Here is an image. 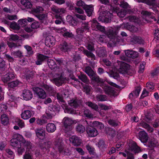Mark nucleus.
Instances as JSON below:
<instances>
[{
	"label": "nucleus",
	"mask_w": 159,
	"mask_h": 159,
	"mask_svg": "<svg viewBox=\"0 0 159 159\" xmlns=\"http://www.w3.org/2000/svg\"><path fill=\"white\" fill-rule=\"evenodd\" d=\"M11 145L17 151L20 155L22 154L25 149L26 152L29 151L31 147L30 142L26 141L21 135L17 133L13 134L11 140Z\"/></svg>",
	"instance_id": "obj_1"
},
{
	"label": "nucleus",
	"mask_w": 159,
	"mask_h": 159,
	"mask_svg": "<svg viewBox=\"0 0 159 159\" xmlns=\"http://www.w3.org/2000/svg\"><path fill=\"white\" fill-rule=\"evenodd\" d=\"M85 71L86 73L90 76V78L94 83V84H93V86L95 88L96 91L100 92L102 91L100 88L98 87L96 88L95 84H97V85H100L102 87L106 94L110 96L114 95L115 91L114 89L111 87L106 86L104 83L103 80L100 79L98 76L96 75L95 74L94 72L90 67H87Z\"/></svg>",
	"instance_id": "obj_2"
},
{
	"label": "nucleus",
	"mask_w": 159,
	"mask_h": 159,
	"mask_svg": "<svg viewBox=\"0 0 159 159\" xmlns=\"http://www.w3.org/2000/svg\"><path fill=\"white\" fill-rule=\"evenodd\" d=\"M129 67V66L128 64L122 61H118L113 67L110 76L115 79H118L119 78L118 73L124 75L127 74Z\"/></svg>",
	"instance_id": "obj_3"
},
{
	"label": "nucleus",
	"mask_w": 159,
	"mask_h": 159,
	"mask_svg": "<svg viewBox=\"0 0 159 159\" xmlns=\"http://www.w3.org/2000/svg\"><path fill=\"white\" fill-rule=\"evenodd\" d=\"M120 6L123 8V10L122 9L120 11H119V8L116 6L114 7H111V9L112 11L117 12V15L121 18L125 17L127 13V11H128V12L130 13L129 9L130 7L127 2L124 1L121 2Z\"/></svg>",
	"instance_id": "obj_4"
},
{
	"label": "nucleus",
	"mask_w": 159,
	"mask_h": 159,
	"mask_svg": "<svg viewBox=\"0 0 159 159\" xmlns=\"http://www.w3.org/2000/svg\"><path fill=\"white\" fill-rule=\"evenodd\" d=\"M62 140L61 139H58V140L55 141L54 143L56 146L58 148L60 154L62 155H69V150L67 148H65L61 144Z\"/></svg>",
	"instance_id": "obj_5"
},
{
	"label": "nucleus",
	"mask_w": 159,
	"mask_h": 159,
	"mask_svg": "<svg viewBox=\"0 0 159 159\" xmlns=\"http://www.w3.org/2000/svg\"><path fill=\"white\" fill-rule=\"evenodd\" d=\"M112 16L110 12L107 11H104L100 12L98 19L100 21L107 23L110 21Z\"/></svg>",
	"instance_id": "obj_6"
},
{
	"label": "nucleus",
	"mask_w": 159,
	"mask_h": 159,
	"mask_svg": "<svg viewBox=\"0 0 159 159\" xmlns=\"http://www.w3.org/2000/svg\"><path fill=\"white\" fill-rule=\"evenodd\" d=\"M78 121L77 123V125L76 127V130L78 133L81 134L83 133L84 132L85 128L84 126L82 125V124L84 125H85L86 124L89 125V123H88L86 120H78Z\"/></svg>",
	"instance_id": "obj_7"
},
{
	"label": "nucleus",
	"mask_w": 159,
	"mask_h": 159,
	"mask_svg": "<svg viewBox=\"0 0 159 159\" xmlns=\"http://www.w3.org/2000/svg\"><path fill=\"white\" fill-rule=\"evenodd\" d=\"M78 121V120H73L67 117H65L63 120V125L66 128L70 127L72 124H76Z\"/></svg>",
	"instance_id": "obj_8"
},
{
	"label": "nucleus",
	"mask_w": 159,
	"mask_h": 159,
	"mask_svg": "<svg viewBox=\"0 0 159 159\" xmlns=\"http://www.w3.org/2000/svg\"><path fill=\"white\" fill-rule=\"evenodd\" d=\"M36 135L39 139L43 140L45 137V132L42 128H38L35 130Z\"/></svg>",
	"instance_id": "obj_9"
},
{
	"label": "nucleus",
	"mask_w": 159,
	"mask_h": 159,
	"mask_svg": "<svg viewBox=\"0 0 159 159\" xmlns=\"http://www.w3.org/2000/svg\"><path fill=\"white\" fill-rule=\"evenodd\" d=\"M33 90L40 98L44 99L46 97L45 92L43 89L39 87H35Z\"/></svg>",
	"instance_id": "obj_10"
},
{
	"label": "nucleus",
	"mask_w": 159,
	"mask_h": 159,
	"mask_svg": "<svg viewBox=\"0 0 159 159\" xmlns=\"http://www.w3.org/2000/svg\"><path fill=\"white\" fill-rule=\"evenodd\" d=\"M69 140L73 145L74 146H80L82 143V140L78 137L73 136L70 137Z\"/></svg>",
	"instance_id": "obj_11"
},
{
	"label": "nucleus",
	"mask_w": 159,
	"mask_h": 159,
	"mask_svg": "<svg viewBox=\"0 0 159 159\" xmlns=\"http://www.w3.org/2000/svg\"><path fill=\"white\" fill-rule=\"evenodd\" d=\"M55 39L52 36H49L46 38L45 40V45L48 47H52L55 44Z\"/></svg>",
	"instance_id": "obj_12"
},
{
	"label": "nucleus",
	"mask_w": 159,
	"mask_h": 159,
	"mask_svg": "<svg viewBox=\"0 0 159 159\" xmlns=\"http://www.w3.org/2000/svg\"><path fill=\"white\" fill-rule=\"evenodd\" d=\"M92 26L93 29L96 30H99L103 32H104L105 30L104 27L100 25L97 21L94 20H93Z\"/></svg>",
	"instance_id": "obj_13"
},
{
	"label": "nucleus",
	"mask_w": 159,
	"mask_h": 159,
	"mask_svg": "<svg viewBox=\"0 0 159 159\" xmlns=\"http://www.w3.org/2000/svg\"><path fill=\"white\" fill-rule=\"evenodd\" d=\"M15 75L14 73L12 72L2 75L1 78L2 80L4 83H7L11 79H13Z\"/></svg>",
	"instance_id": "obj_14"
},
{
	"label": "nucleus",
	"mask_w": 159,
	"mask_h": 159,
	"mask_svg": "<svg viewBox=\"0 0 159 159\" xmlns=\"http://www.w3.org/2000/svg\"><path fill=\"white\" fill-rule=\"evenodd\" d=\"M5 49L4 45L3 43L0 44V52ZM5 62L0 57V72L5 70Z\"/></svg>",
	"instance_id": "obj_15"
},
{
	"label": "nucleus",
	"mask_w": 159,
	"mask_h": 159,
	"mask_svg": "<svg viewBox=\"0 0 159 159\" xmlns=\"http://www.w3.org/2000/svg\"><path fill=\"white\" fill-rule=\"evenodd\" d=\"M24 100H28L31 99L32 98V93L29 90H24L22 94Z\"/></svg>",
	"instance_id": "obj_16"
},
{
	"label": "nucleus",
	"mask_w": 159,
	"mask_h": 159,
	"mask_svg": "<svg viewBox=\"0 0 159 159\" xmlns=\"http://www.w3.org/2000/svg\"><path fill=\"white\" fill-rule=\"evenodd\" d=\"M40 20L41 22L45 25L47 24L49 22L48 19L47 15L46 14H39L36 16Z\"/></svg>",
	"instance_id": "obj_17"
},
{
	"label": "nucleus",
	"mask_w": 159,
	"mask_h": 159,
	"mask_svg": "<svg viewBox=\"0 0 159 159\" xmlns=\"http://www.w3.org/2000/svg\"><path fill=\"white\" fill-rule=\"evenodd\" d=\"M139 137L142 142L146 143L148 140V137L147 134L144 131H141L139 132Z\"/></svg>",
	"instance_id": "obj_18"
},
{
	"label": "nucleus",
	"mask_w": 159,
	"mask_h": 159,
	"mask_svg": "<svg viewBox=\"0 0 159 159\" xmlns=\"http://www.w3.org/2000/svg\"><path fill=\"white\" fill-rule=\"evenodd\" d=\"M84 9L85 10L87 16L89 17L91 16L93 12V6L92 5H86L85 7H84Z\"/></svg>",
	"instance_id": "obj_19"
},
{
	"label": "nucleus",
	"mask_w": 159,
	"mask_h": 159,
	"mask_svg": "<svg viewBox=\"0 0 159 159\" xmlns=\"http://www.w3.org/2000/svg\"><path fill=\"white\" fill-rule=\"evenodd\" d=\"M87 132L89 136L91 137H95L98 134L97 130L94 128H88L87 130Z\"/></svg>",
	"instance_id": "obj_20"
},
{
	"label": "nucleus",
	"mask_w": 159,
	"mask_h": 159,
	"mask_svg": "<svg viewBox=\"0 0 159 159\" xmlns=\"http://www.w3.org/2000/svg\"><path fill=\"white\" fill-rule=\"evenodd\" d=\"M32 116L31 112L28 110L24 111L21 113V116L22 118L24 120H27L29 119Z\"/></svg>",
	"instance_id": "obj_21"
},
{
	"label": "nucleus",
	"mask_w": 159,
	"mask_h": 159,
	"mask_svg": "<svg viewBox=\"0 0 159 159\" xmlns=\"http://www.w3.org/2000/svg\"><path fill=\"white\" fill-rule=\"evenodd\" d=\"M53 81L56 84L57 86L61 85L63 83L66 82V80L61 76L59 78H55L54 79Z\"/></svg>",
	"instance_id": "obj_22"
},
{
	"label": "nucleus",
	"mask_w": 159,
	"mask_h": 159,
	"mask_svg": "<svg viewBox=\"0 0 159 159\" xmlns=\"http://www.w3.org/2000/svg\"><path fill=\"white\" fill-rule=\"evenodd\" d=\"M16 99V98L14 96L11 95L9 97V101L7 103V104L11 107H16L17 105L15 102Z\"/></svg>",
	"instance_id": "obj_23"
},
{
	"label": "nucleus",
	"mask_w": 159,
	"mask_h": 159,
	"mask_svg": "<svg viewBox=\"0 0 159 159\" xmlns=\"http://www.w3.org/2000/svg\"><path fill=\"white\" fill-rule=\"evenodd\" d=\"M48 57L42 54H39L37 56V60L36 61V63L37 65H41L42 62L45 60H47Z\"/></svg>",
	"instance_id": "obj_24"
},
{
	"label": "nucleus",
	"mask_w": 159,
	"mask_h": 159,
	"mask_svg": "<svg viewBox=\"0 0 159 159\" xmlns=\"http://www.w3.org/2000/svg\"><path fill=\"white\" fill-rule=\"evenodd\" d=\"M89 125L92 127H96L100 129L103 128L104 127V125L102 123L97 121H94L93 123L90 122Z\"/></svg>",
	"instance_id": "obj_25"
},
{
	"label": "nucleus",
	"mask_w": 159,
	"mask_h": 159,
	"mask_svg": "<svg viewBox=\"0 0 159 159\" xmlns=\"http://www.w3.org/2000/svg\"><path fill=\"white\" fill-rule=\"evenodd\" d=\"M55 125L52 123H49L46 126V130L49 133H52L54 132L56 130Z\"/></svg>",
	"instance_id": "obj_26"
},
{
	"label": "nucleus",
	"mask_w": 159,
	"mask_h": 159,
	"mask_svg": "<svg viewBox=\"0 0 159 159\" xmlns=\"http://www.w3.org/2000/svg\"><path fill=\"white\" fill-rule=\"evenodd\" d=\"M8 118L5 114L2 115L1 117V123L4 125H6L8 123Z\"/></svg>",
	"instance_id": "obj_27"
},
{
	"label": "nucleus",
	"mask_w": 159,
	"mask_h": 159,
	"mask_svg": "<svg viewBox=\"0 0 159 159\" xmlns=\"http://www.w3.org/2000/svg\"><path fill=\"white\" fill-rule=\"evenodd\" d=\"M81 102L80 101H78L77 100H72L69 102V105L72 107L74 108H76L79 106V104H80Z\"/></svg>",
	"instance_id": "obj_28"
},
{
	"label": "nucleus",
	"mask_w": 159,
	"mask_h": 159,
	"mask_svg": "<svg viewBox=\"0 0 159 159\" xmlns=\"http://www.w3.org/2000/svg\"><path fill=\"white\" fill-rule=\"evenodd\" d=\"M13 122L16 124H17L21 128H22L25 126V124L24 122L18 118H15L13 120Z\"/></svg>",
	"instance_id": "obj_29"
},
{
	"label": "nucleus",
	"mask_w": 159,
	"mask_h": 159,
	"mask_svg": "<svg viewBox=\"0 0 159 159\" xmlns=\"http://www.w3.org/2000/svg\"><path fill=\"white\" fill-rule=\"evenodd\" d=\"M138 2L145 3L148 5H154L156 0H135Z\"/></svg>",
	"instance_id": "obj_30"
},
{
	"label": "nucleus",
	"mask_w": 159,
	"mask_h": 159,
	"mask_svg": "<svg viewBox=\"0 0 159 159\" xmlns=\"http://www.w3.org/2000/svg\"><path fill=\"white\" fill-rule=\"evenodd\" d=\"M21 83L18 80H16L13 81L8 84V86L9 89H10V88H13L14 87L17 86L18 85L20 84Z\"/></svg>",
	"instance_id": "obj_31"
},
{
	"label": "nucleus",
	"mask_w": 159,
	"mask_h": 159,
	"mask_svg": "<svg viewBox=\"0 0 159 159\" xmlns=\"http://www.w3.org/2000/svg\"><path fill=\"white\" fill-rule=\"evenodd\" d=\"M21 3L26 8H30L32 7L31 2L28 0H21Z\"/></svg>",
	"instance_id": "obj_32"
},
{
	"label": "nucleus",
	"mask_w": 159,
	"mask_h": 159,
	"mask_svg": "<svg viewBox=\"0 0 159 159\" xmlns=\"http://www.w3.org/2000/svg\"><path fill=\"white\" fill-rule=\"evenodd\" d=\"M17 22L20 27H23L27 24V20L26 19H20L18 20Z\"/></svg>",
	"instance_id": "obj_33"
},
{
	"label": "nucleus",
	"mask_w": 159,
	"mask_h": 159,
	"mask_svg": "<svg viewBox=\"0 0 159 159\" xmlns=\"http://www.w3.org/2000/svg\"><path fill=\"white\" fill-rule=\"evenodd\" d=\"M86 104L89 107H91L93 109H94L96 111L98 110V108L97 105L95 104H93L90 102H86Z\"/></svg>",
	"instance_id": "obj_34"
},
{
	"label": "nucleus",
	"mask_w": 159,
	"mask_h": 159,
	"mask_svg": "<svg viewBox=\"0 0 159 159\" xmlns=\"http://www.w3.org/2000/svg\"><path fill=\"white\" fill-rule=\"evenodd\" d=\"M127 28L128 30L132 32H136L138 30V29L137 27L133 25H129Z\"/></svg>",
	"instance_id": "obj_35"
},
{
	"label": "nucleus",
	"mask_w": 159,
	"mask_h": 159,
	"mask_svg": "<svg viewBox=\"0 0 159 159\" xmlns=\"http://www.w3.org/2000/svg\"><path fill=\"white\" fill-rule=\"evenodd\" d=\"M10 27L13 30H20L18 24L15 22H12L10 25Z\"/></svg>",
	"instance_id": "obj_36"
},
{
	"label": "nucleus",
	"mask_w": 159,
	"mask_h": 159,
	"mask_svg": "<svg viewBox=\"0 0 159 159\" xmlns=\"http://www.w3.org/2000/svg\"><path fill=\"white\" fill-rule=\"evenodd\" d=\"M141 125L143 127L147 129L149 132H152L153 131V129L146 123H142Z\"/></svg>",
	"instance_id": "obj_37"
},
{
	"label": "nucleus",
	"mask_w": 159,
	"mask_h": 159,
	"mask_svg": "<svg viewBox=\"0 0 159 159\" xmlns=\"http://www.w3.org/2000/svg\"><path fill=\"white\" fill-rule=\"evenodd\" d=\"M82 27H84V29H83L82 28H79L76 30L77 33L78 35H80L82 33L83 31H84V30H86L88 28L87 25H84L82 26Z\"/></svg>",
	"instance_id": "obj_38"
},
{
	"label": "nucleus",
	"mask_w": 159,
	"mask_h": 159,
	"mask_svg": "<svg viewBox=\"0 0 159 159\" xmlns=\"http://www.w3.org/2000/svg\"><path fill=\"white\" fill-rule=\"evenodd\" d=\"M59 48L61 50L63 51H66L68 48V46L67 45V43L64 42L63 43L60 45Z\"/></svg>",
	"instance_id": "obj_39"
},
{
	"label": "nucleus",
	"mask_w": 159,
	"mask_h": 159,
	"mask_svg": "<svg viewBox=\"0 0 159 159\" xmlns=\"http://www.w3.org/2000/svg\"><path fill=\"white\" fill-rule=\"evenodd\" d=\"M50 143L49 142L44 143L41 148V149L43 150L44 152H46V151H48V148L49 147Z\"/></svg>",
	"instance_id": "obj_40"
},
{
	"label": "nucleus",
	"mask_w": 159,
	"mask_h": 159,
	"mask_svg": "<svg viewBox=\"0 0 159 159\" xmlns=\"http://www.w3.org/2000/svg\"><path fill=\"white\" fill-rule=\"evenodd\" d=\"M84 52L88 57L92 58V60L94 59L95 56L92 53L88 52L86 50H84Z\"/></svg>",
	"instance_id": "obj_41"
},
{
	"label": "nucleus",
	"mask_w": 159,
	"mask_h": 159,
	"mask_svg": "<svg viewBox=\"0 0 159 159\" xmlns=\"http://www.w3.org/2000/svg\"><path fill=\"white\" fill-rule=\"evenodd\" d=\"M19 39V37L17 35L11 34L9 39V41H16Z\"/></svg>",
	"instance_id": "obj_42"
},
{
	"label": "nucleus",
	"mask_w": 159,
	"mask_h": 159,
	"mask_svg": "<svg viewBox=\"0 0 159 159\" xmlns=\"http://www.w3.org/2000/svg\"><path fill=\"white\" fill-rule=\"evenodd\" d=\"M48 66L51 68H54L56 66L54 61L52 60L49 59L48 60Z\"/></svg>",
	"instance_id": "obj_43"
},
{
	"label": "nucleus",
	"mask_w": 159,
	"mask_h": 159,
	"mask_svg": "<svg viewBox=\"0 0 159 159\" xmlns=\"http://www.w3.org/2000/svg\"><path fill=\"white\" fill-rule=\"evenodd\" d=\"M96 98L98 101H105L107 99L106 96L104 95H97Z\"/></svg>",
	"instance_id": "obj_44"
},
{
	"label": "nucleus",
	"mask_w": 159,
	"mask_h": 159,
	"mask_svg": "<svg viewBox=\"0 0 159 159\" xmlns=\"http://www.w3.org/2000/svg\"><path fill=\"white\" fill-rule=\"evenodd\" d=\"M84 115L86 117L89 118L93 117V116L92 115L89 111L88 110H85L84 111Z\"/></svg>",
	"instance_id": "obj_45"
},
{
	"label": "nucleus",
	"mask_w": 159,
	"mask_h": 159,
	"mask_svg": "<svg viewBox=\"0 0 159 159\" xmlns=\"http://www.w3.org/2000/svg\"><path fill=\"white\" fill-rule=\"evenodd\" d=\"M11 55L15 57H20L22 56V53L19 51L16 52H13L11 53Z\"/></svg>",
	"instance_id": "obj_46"
},
{
	"label": "nucleus",
	"mask_w": 159,
	"mask_h": 159,
	"mask_svg": "<svg viewBox=\"0 0 159 159\" xmlns=\"http://www.w3.org/2000/svg\"><path fill=\"white\" fill-rule=\"evenodd\" d=\"M145 65V63L144 62H142L140 64L139 71V73H142L143 72Z\"/></svg>",
	"instance_id": "obj_47"
},
{
	"label": "nucleus",
	"mask_w": 159,
	"mask_h": 159,
	"mask_svg": "<svg viewBox=\"0 0 159 159\" xmlns=\"http://www.w3.org/2000/svg\"><path fill=\"white\" fill-rule=\"evenodd\" d=\"M147 88L150 91H151L154 89V86L152 82H149L146 84Z\"/></svg>",
	"instance_id": "obj_48"
},
{
	"label": "nucleus",
	"mask_w": 159,
	"mask_h": 159,
	"mask_svg": "<svg viewBox=\"0 0 159 159\" xmlns=\"http://www.w3.org/2000/svg\"><path fill=\"white\" fill-rule=\"evenodd\" d=\"M76 4L77 6L82 7L84 9V7H85V6L86 5H85L84 3L81 0L77 1Z\"/></svg>",
	"instance_id": "obj_49"
},
{
	"label": "nucleus",
	"mask_w": 159,
	"mask_h": 159,
	"mask_svg": "<svg viewBox=\"0 0 159 159\" xmlns=\"http://www.w3.org/2000/svg\"><path fill=\"white\" fill-rule=\"evenodd\" d=\"M6 17L10 20H16L18 19L16 15H7L6 16Z\"/></svg>",
	"instance_id": "obj_50"
},
{
	"label": "nucleus",
	"mask_w": 159,
	"mask_h": 159,
	"mask_svg": "<svg viewBox=\"0 0 159 159\" xmlns=\"http://www.w3.org/2000/svg\"><path fill=\"white\" fill-rule=\"evenodd\" d=\"M129 20L130 21L134 22L135 23H138L139 24H141V23L139 22V19L137 18L134 16H131L129 17Z\"/></svg>",
	"instance_id": "obj_51"
},
{
	"label": "nucleus",
	"mask_w": 159,
	"mask_h": 159,
	"mask_svg": "<svg viewBox=\"0 0 159 159\" xmlns=\"http://www.w3.org/2000/svg\"><path fill=\"white\" fill-rule=\"evenodd\" d=\"M39 27V23L38 21L33 22L31 25L32 29H36Z\"/></svg>",
	"instance_id": "obj_52"
},
{
	"label": "nucleus",
	"mask_w": 159,
	"mask_h": 159,
	"mask_svg": "<svg viewBox=\"0 0 159 159\" xmlns=\"http://www.w3.org/2000/svg\"><path fill=\"white\" fill-rule=\"evenodd\" d=\"M86 148L90 154H92L94 152V148L89 144L86 146Z\"/></svg>",
	"instance_id": "obj_53"
},
{
	"label": "nucleus",
	"mask_w": 159,
	"mask_h": 159,
	"mask_svg": "<svg viewBox=\"0 0 159 159\" xmlns=\"http://www.w3.org/2000/svg\"><path fill=\"white\" fill-rule=\"evenodd\" d=\"M140 92V90L139 89H136L134 92L130 94V96L132 95L133 96L137 97L139 95Z\"/></svg>",
	"instance_id": "obj_54"
},
{
	"label": "nucleus",
	"mask_w": 159,
	"mask_h": 159,
	"mask_svg": "<svg viewBox=\"0 0 159 159\" xmlns=\"http://www.w3.org/2000/svg\"><path fill=\"white\" fill-rule=\"evenodd\" d=\"M99 107H100L101 109L104 110H107L111 109V108L110 106H107L102 104H100L99 105Z\"/></svg>",
	"instance_id": "obj_55"
},
{
	"label": "nucleus",
	"mask_w": 159,
	"mask_h": 159,
	"mask_svg": "<svg viewBox=\"0 0 159 159\" xmlns=\"http://www.w3.org/2000/svg\"><path fill=\"white\" fill-rule=\"evenodd\" d=\"M7 108V107L6 105L3 104H0V109L1 111L3 112H5L6 111Z\"/></svg>",
	"instance_id": "obj_56"
},
{
	"label": "nucleus",
	"mask_w": 159,
	"mask_h": 159,
	"mask_svg": "<svg viewBox=\"0 0 159 159\" xmlns=\"http://www.w3.org/2000/svg\"><path fill=\"white\" fill-rule=\"evenodd\" d=\"M56 17L57 18H59V19L55 21V23L57 24H59L61 23L62 21H63V18L61 16L58 17V16L57 15L56 16Z\"/></svg>",
	"instance_id": "obj_57"
},
{
	"label": "nucleus",
	"mask_w": 159,
	"mask_h": 159,
	"mask_svg": "<svg viewBox=\"0 0 159 159\" xmlns=\"http://www.w3.org/2000/svg\"><path fill=\"white\" fill-rule=\"evenodd\" d=\"M66 19L67 21L69 22L70 23H72V22H75V21L74 20L73 17L70 15L67 16L66 17Z\"/></svg>",
	"instance_id": "obj_58"
},
{
	"label": "nucleus",
	"mask_w": 159,
	"mask_h": 159,
	"mask_svg": "<svg viewBox=\"0 0 159 159\" xmlns=\"http://www.w3.org/2000/svg\"><path fill=\"white\" fill-rule=\"evenodd\" d=\"M148 92L146 90V89H144L142 93L140 98H143L148 96Z\"/></svg>",
	"instance_id": "obj_59"
},
{
	"label": "nucleus",
	"mask_w": 159,
	"mask_h": 159,
	"mask_svg": "<svg viewBox=\"0 0 159 159\" xmlns=\"http://www.w3.org/2000/svg\"><path fill=\"white\" fill-rule=\"evenodd\" d=\"M6 152L10 155L9 157H11V159H13L14 157H13V152L10 149H8L6 150Z\"/></svg>",
	"instance_id": "obj_60"
},
{
	"label": "nucleus",
	"mask_w": 159,
	"mask_h": 159,
	"mask_svg": "<svg viewBox=\"0 0 159 159\" xmlns=\"http://www.w3.org/2000/svg\"><path fill=\"white\" fill-rule=\"evenodd\" d=\"M24 47L26 49L29 54H32L33 53L31 48L30 46L28 45H25L24 46Z\"/></svg>",
	"instance_id": "obj_61"
},
{
	"label": "nucleus",
	"mask_w": 159,
	"mask_h": 159,
	"mask_svg": "<svg viewBox=\"0 0 159 159\" xmlns=\"http://www.w3.org/2000/svg\"><path fill=\"white\" fill-rule=\"evenodd\" d=\"M125 54L126 56L129 57H131L132 54L133 52V51L129 50L125 51Z\"/></svg>",
	"instance_id": "obj_62"
},
{
	"label": "nucleus",
	"mask_w": 159,
	"mask_h": 159,
	"mask_svg": "<svg viewBox=\"0 0 159 159\" xmlns=\"http://www.w3.org/2000/svg\"><path fill=\"white\" fill-rule=\"evenodd\" d=\"M79 78L84 82H86L87 81V77L85 75H81L79 76Z\"/></svg>",
	"instance_id": "obj_63"
},
{
	"label": "nucleus",
	"mask_w": 159,
	"mask_h": 159,
	"mask_svg": "<svg viewBox=\"0 0 159 159\" xmlns=\"http://www.w3.org/2000/svg\"><path fill=\"white\" fill-rule=\"evenodd\" d=\"M75 16L77 17L82 20H84L86 19V16L85 15L76 14Z\"/></svg>",
	"instance_id": "obj_64"
}]
</instances>
